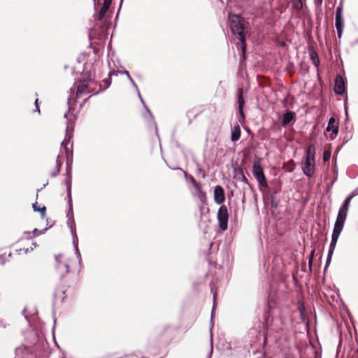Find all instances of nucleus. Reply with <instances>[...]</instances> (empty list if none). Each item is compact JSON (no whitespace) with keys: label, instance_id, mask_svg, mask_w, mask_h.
Segmentation results:
<instances>
[{"label":"nucleus","instance_id":"obj_1","mask_svg":"<svg viewBox=\"0 0 358 358\" xmlns=\"http://www.w3.org/2000/svg\"><path fill=\"white\" fill-rule=\"evenodd\" d=\"M228 19L231 33L241 42V49L244 52L246 48L245 29L248 24L239 15L229 14Z\"/></svg>","mask_w":358,"mask_h":358},{"label":"nucleus","instance_id":"obj_2","mask_svg":"<svg viewBox=\"0 0 358 358\" xmlns=\"http://www.w3.org/2000/svg\"><path fill=\"white\" fill-rule=\"evenodd\" d=\"M301 169L305 176L312 178L315 172V147L310 145L306 150L304 159L301 162Z\"/></svg>","mask_w":358,"mask_h":358},{"label":"nucleus","instance_id":"obj_3","mask_svg":"<svg viewBox=\"0 0 358 358\" xmlns=\"http://www.w3.org/2000/svg\"><path fill=\"white\" fill-rule=\"evenodd\" d=\"M96 87V82L90 76H85V73L83 78L78 82L76 94V98L93 93Z\"/></svg>","mask_w":358,"mask_h":358},{"label":"nucleus","instance_id":"obj_4","mask_svg":"<svg viewBox=\"0 0 358 358\" xmlns=\"http://www.w3.org/2000/svg\"><path fill=\"white\" fill-rule=\"evenodd\" d=\"M252 173L260 187H267L268 184L259 159L255 160L252 164Z\"/></svg>","mask_w":358,"mask_h":358},{"label":"nucleus","instance_id":"obj_5","mask_svg":"<svg viewBox=\"0 0 358 358\" xmlns=\"http://www.w3.org/2000/svg\"><path fill=\"white\" fill-rule=\"evenodd\" d=\"M217 218L220 229L224 231L228 227L229 213L227 208L225 206L220 207L217 211Z\"/></svg>","mask_w":358,"mask_h":358},{"label":"nucleus","instance_id":"obj_6","mask_svg":"<svg viewBox=\"0 0 358 358\" xmlns=\"http://www.w3.org/2000/svg\"><path fill=\"white\" fill-rule=\"evenodd\" d=\"M62 255H57L55 257V260L57 262L56 264V269L57 270L59 274L61 277H64L66 273L69 271V264L61 259Z\"/></svg>","mask_w":358,"mask_h":358},{"label":"nucleus","instance_id":"obj_7","mask_svg":"<svg viewBox=\"0 0 358 358\" xmlns=\"http://www.w3.org/2000/svg\"><path fill=\"white\" fill-rule=\"evenodd\" d=\"M72 132L69 130V126L67 125L66 128L65 139L61 143V146L65 150L66 152H67L69 149L72 150Z\"/></svg>","mask_w":358,"mask_h":358},{"label":"nucleus","instance_id":"obj_8","mask_svg":"<svg viewBox=\"0 0 358 358\" xmlns=\"http://www.w3.org/2000/svg\"><path fill=\"white\" fill-rule=\"evenodd\" d=\"M345 91V87L344 79L341 76L337 75L335 78L334 92L336 94L341 95L344 94Z\"/></svg>","mask_w":358,"mask_h":358},{"label":"nucleus","instance_id":"obj_9","mask_svg":"<svg viewBox=\"0 0 358 358\" xmlns=\"http://www.w3.org/2000/svg\"><path fill=\"white\" fill-rule=\"evenodd\" d=\"M214 201L217 204H222L225 201L224 189L220 185H217L214 189Z\"/></svg>","mask_w":358,"mask_h":358},{"label":"nucleus","instance_id":"obj_10","mask_svg":"<svg viewBox=\"0 0 358 358\" xmlns=\"http://www.w3.org/2000/svg\"><path fill=\"white\" fill-rule=\"evenodd\" d=\"M96 0H94V8H96ZM99 1L100 0H97V1ZM111 3H112V0H104L103 1V6H102L99 13H98L97 17H96V19L98 20H101L104 17L106 12L108 11L109 7L111 5ZM97 3H99V2H97Z\"/></svg>","mask_w":358,"mask_h":358},{"label":"nucleus","instance_id":"obj_11","mask_svg":"<svg viewBox=\"0 0 358 358\" xmlns=\"http://www.w3.org/2000/svg\"><path fill=\"white\" fill-rule=\"evenodd\" d=\"M345 218L337 217L332 233L333 236L339 237L345 222Z\"/></svg>","mask_w":358,"mask_h":358},{"label":"nucleus","instance_id":"obj_12","mask_svg":"<svg viewBox=\"0 0 358 358\" xmlns=\"http://www.w3.org/2000/svg\"><path fill=\"white\" fill-rule=\"evenodd\" d=\"M350 202V198L346 197L343 205L338 210L337 217L346 219Z\"/></svg>","mask_w":358,"mask_h":358},{"label":"nucleus","instance_id":"obj_13","mask_svg":"<svg viewBox=\"0 0 358 358\" xmlns=\"http://www.w3.org/2000/svg\"><path fill=\"white\" fill-rule=\"evenodd\" d=\"M14 358H29L32 355L29 353V350L24 346H20L15 349Z\"/></svg>","mask_w":358,"mask_h":358},{"label":"nucleus","instance_id":"obj_14","mask_svg":"<svg viewBox=\"0 0 358 358\" xmlns=\"http://www.w3.org/2000/svg\"><path fill=\"white\" fill-rule=\"evenodd\" d=\"M234 177L237 180L241 181L244 183H248V180L245 177L243 169L240 167H234Z\"/></svg>","mask_w":358,"mask_h":358},{"label":"nucleus","instance_id":"obj_15","mask_svg":"<svg viewBox=\"0 0 358 358\" xmlns=\"http://www.w3.org/2000/svg\"><path fill=\"white\" fill-rule=\"evenodd\" d=\"M194 187L195 190V195H196L201 203H205L206 202V193L201 189V185L198 182H194Z\"/></svg>","mask_w":358,"mask_h":358},{"label":"nucleus","instance_id":"obj_16","mask_svg":"<svg viewBox=\"0 0 358 358\" xmlns=\"http://www.w3.org/2000/svg\"><path fill=\"white\" fill-rule=\"evenodd\" d=\"M68 205H69V209L66 214V217L68 219V225L69 229H71V224H76L73 218V204H72V199H68Z\"/></svg>","mask_w":358,"mask_h":358},{"label":"nucleus","instance_id":"obj_17","mask_svg":"<svg viewBox=\"0 0 358 358\" xmlns=\"http://www.w3.org/2000/svg\"><path fill=\"white\" fill-rule=\"evenodd\" d=\"M335 26L337 30L338 37L341 38L344 27V20L343 17H335Z\"/></svg>","mask_w":358,"mask_h":358},{"label":"nucleus","instance_id":"obj_18","mask_svg":"<svg viewBox=\"0 0 358 358\" xmlns=\"http://www.w3.org/2000/svg\"><path fill=\"white\" fill-rule=\"evenodd\" d=\"M241 127L237 124L231 128V140L232 142H236L241 137Z\"/></svg>","mask_w":358,"mask_h":358},{"label":"nucleus","instance_id":"obj_19","mask_svg":"<svg viewBox=\"0 0 358 358\" xmlns=\"http://www.w3.org/2000/svg\"><path fill=\"white\" fill-rule=\"evenodd\" d=\"M238 112L239 114L243 117V107L244 105V99H243V90L242 88H239L238 90Z\"/></svg>","mask_w":358,"mask_h":358},{"label":"nucleus","instance_id":"obj_20","mask_svg":"<svg viewBox=\"0 0 358 358\" xmlns=\"http://www.w3.org/2000/svg\"><path fill=\"white\" fill-rule=\"evenodd\" d=\"M336 120L334 117H331L329 120V122H328V125H327V131H331V133L334 135V136H336L338 133V127L337 125H336Z\"/></svg>","mask_w":358,"mask_h":358},{"label":"nucleus","instance_id":"obj_21","mask_svg":"<svg viewBox=\"0 0 358 358\" xmlns=\"http://www.w3.org/2000/svg\"><path fill=\"white\" fill-rule=\"evenodd\" d=\"M294 113L291 111H287L282 115V124L283 126L289 124L294 119Z\"/></svg>","mask_w":358,"mask_h":358},{"label":"nucleus","instance_id":"obj_22","mask_svg":"<svg viewBox=\"0 0 358 358\" xmlns=\"http://www.w3.org/2000/svg\"><path fill=\"white\" fill-rule=\"evenodd\" d=\"M70 231L73 237V245L74 248H78V238L76 234V224H71Z\"/></svg>","mask_w":358,"mask_h":358},{"label":"nucleus","instance_id":"obj_23","mask_svg":"<svg viewBox=\"0 0 358 358\" xmlns=\"http://www.w3.org/2000/svg\"><path fill=\"white\" fill-rule=\"evenodd\" d=\"M66 186V193L68 199H71V175L67 176L65 179Z\"/></svg>","mask_w":358,"mask_h":358},{"label":"nucleus","instance_id":"obj_24","mask_svg":"<svg viewBox=\"0 0 358 358\" xmlns=\"http://www.w3.org/2000/svg\"><path fill=\"white\" fill-rule=\"evenodd\" d=\"M128 79L129 80V81H130V83L132 84V85H133V86L136 89V90H137V92H138V96H139V98H140V99H141V101L142 102V103L143 104L144 107H145V108H146V110H148V113L149 115H150L151 117H152V114H151L150 111L149 110V109H148V108H147V106H145V102H144L143 99H142V97H141V96L140 92H139V90H138V87H137L136 84L135 83V82L134 81V80L131 78V76H129V77L128 78Z\"/></svg>","mask_w":358,"mask_h":358},{"label":"nucleus","instance_id":"obj_25","mask_svg":"<svg viewBox=\"0 0 358 358\" xmlns=\"http://www.w3.org/2000/svg\"><path fill=\"white\" fill-rule=\"evenodd\" d=\"M338 237L333 236H331V241L330 243L329 252V253H334L335 247L336 245L337 241H338Z\"/></svg>","mask_w":358,"mask_h":358},{"label":"nucleus","instance_id":"obj_26","mask_svg":"<svg viewBox=\"0 0 358 358\" xmlns=\"http://www.w3.org/2000/svg\"><path fill=\"white\" fill-rule=\"evenodd\" d=\"M293 8L297 10H300L303 8V3L301 0H291Z\"/></svg>","mask_w":358,"mask_h":358},{"label":"nucleus","instance_id":"obj_27","mask_svg":"<svg viewBox=\"0 0 358 358\" xmlns=\"http://www.w3.org/2000/svg\"><path fill=\"white\" fill-rule=\"evenodd\" d=\"M32 207H33V209H34V211H39V212H41V216L43 217H45V210H46V208H45V206H43L42 208L37 207L36 206V203H33Z\"/></svg>","mask_w":358,"mask_h":358},{"label":"nucleus","instance_id":"obj_28","mask_svg":"<svg viewBox=\"0 0 358 358\" xmlns=\"http://www.w3.org/2000/svg\"><path fill=\"white\" fill-rule=\"evenodd\" d=\"M335 17H343V1H341L339 6L336 8Z\"/></svg>","mask_w":358,"mask_h":358},{"label":"nucleus","instance_id":"obj_29","mask_svg":"<svg viewBox=\"0 0 358 358\" xmlns=\"http://www.w3.org/2000/svg\"><path fill=\"white\" fill-rule=\"evenodd\" d=\"M74 91H75V90H74V89H73V88H71V89L69 90L70 94H69V97H68V104L69 105V107H70V108L71 107V106H72V105H73V103H71V100H72V99H73V94H74Z\"/></svg>","mask_w":358,"mask_h":358},{"label":"nucleus","instance_id":"obj_30","mask_svg":"<svg viewBox=\"0 0 358 358\" xmlns=\"http://www.w3.org/2000/svg\"><path fill=\"white\" fill-rule=\"evenodd\" d=\"M331 157V152L330 151H328V150H325L323 152V160L324 162H327L329 160Z\"/></svg>","mask_w":358,"mask_h":358},{"label":"nucleus","instance_id":"obj_31","mask_svg":"<svg viewBox=\"0 0 358 358\" xmlns=\"http://www.w3.org/2000/svg\"><path fill=\"white\" fill-rule=\"evenodd\" d=\"M314 254H315V250H313L311 251V253L310 255L309 259H308V266H309L310 269H311V267H312L313 258H314Z\"/></svg>","mask_w":358,"mask_h":358},{"label":"nucleus","instance_id":"obj_32","mask_svg":"<svg viewBox=\"0 0 358 358\" xmlns=\"http://www.w3.org/2000/svg\"><path fill=\"white\" fill-rule=\"evenodd\" d=\"M103 82L105 84V87L103 89H101L99 92H95L94 94H98L99 92L103 91L105 89L108 88L110 85V81L108 79H104Z\"/></svg>","mask_w":358,"mask_h":358},{"label":"nucleus","instance_id":"obj_33","mask_svg":"<svg viewBox=\"0 0 358 358\" xmlns=\"http://www.w3.org/2000/svg\"><path fill=\"white\" fill-rule=\"evenodd\" d=\"M310 57H311V59L313 60V63L317 66V64H319V60H318V58H317V55L315 52H313L311 55H310Z\"/></svg>","mask_w":358,"mask_h":358},{"label":"nucleus","instance_id":"obj_34","mask_svg":"<svg viewBox=\"0 0 358 358\" xmlns=\"http://www.w3.org/2000/svg\"><path fill=\"white\" fill-rule=\"evenodd\" d=\"M332 255H333V253L328 252V256H327V262H326V265H325V267H324V271H326L327 266L330 264L331 261V258H332Z\"/></svg>","mask_w":358,"mask_h":358},{"label":"nucleus","instance_id":"obj_35","mask_svg":"<svg viewBox=\"0 0 358 358\" xmlns=\"http://www.w3.org/2000/svg\"><path fill=\"white\" fill-rule=\"evenodd\" d=\"M59 157H60V155H57V160H56V169H57V172L60 171V169H61V166H62V162L59 159Z\"/></svg>","mask_w":358,"mask_h":358},{"label":"nucleus","instance_id":"obj_36","mask_svg":"<svg viewBox=\"0 0 358 358\" xmlns=\"http://www.w3.org/2000/svg\"><path fill=\"white\" fill-rule=\"evenodd\" d=\"M357 194H358V188L355 189L353 192H352L347 197L350 198V199L352 200V199Z\"/></svg>","mask_w":358,"mask_h":358},{"label":"nucleus","instance_id":"obj_37","mask_svg":"<svg viewBox=\"0 0 358 358\" xmlns=\"http://www.w3.org/2000/svg\"><path fill=\"white\" fill-rule=\"evenodd\" d=\"M6 255H0V264H5V260L6 259Z\"/></svg>","mask_w":358,"mask_h":358},{"label":"nucleus","instance_id":"obj_38","mask_svg":"<svg viewBox=\"0 0 358 358\" xmlns=\"http://www.w3.org/2000/svg\"><path fill=\"white\" fill-rule=\"evenodd\" d=\"M75 252H76V255H77V257L79 259H81V255H80V253L79 252L78 248H75Z\"/></svg>","mask_w":358,"mask_h":358},{"label":"nucleus","instance_id":"obj_39","mask_svg":"<svg viewBox=\"0 0 358 358\" xmlns=\"http://www.w3.org/2000/svg\"><path fill=\"white\" fill-rule=\"evenodd\" d=\"M66 175H71V168L70 166H67L66 168Z\"/></svg>","mask_w":358,"mask_h":358},{"label":"nucleus","instance_id":"obj_40","mask_svg":"<svg viewBox=\"0 0 358 358\" xmlns=\"http://www.w3.org/2000/svg\"><path fill=\"white\" fill-rule=\"evenodd\" d=\"M216 296H217V293L216 292H215L213 293V300H214V303L215 302V299H216ZM214 307H215V305L213 306V310H214ZM213 315V310H212V315Z\"/></svg>","mask_w":358,"mask_h":358},{"label":"nucleus","instance_id":"obj_41","mask_svg":"<svg viewBox=\"0 0 358 358\" xmlns=\"http://www.w3.org/2000/svg\"><path fill=\"white\" fill-rule=\"evenodd\" d=\"M322 3V0H315V3L316 6H320Z\"/></svg>","mask_w":358,"mask_h":358},{"label":"nucleus","instance_id":"obj_42","mask_svg":"<svg viewBox=\"0 0 358 358\" xmlns=\"http://www.w3.org/2000/svg\"><path fill=\"white\" fill-rule=\"evenodd\" d=\"M59 173V172H57V169H56V171L51 173L50 176H52V177H55V176H57L58 175Z\"/></svg>","mask_w":358,"mask_h":358},{"label":"nucleus","instance_id":"obj_43","mask_svg":"<svg viewBox=\"0 0 358 358\" xmlns=\"http://www.w3.org/2000/svg\"><path fill=\"white\" fill-rule=\"evenodd\" d=\"M190 181L192 182L193 186L194 187V182H196L192 176L190 177Z\"/></svg>","mask_w":358,"mask_h":358},{"label":"nucleus","instance_id":"obj_44","mask_svg":"<svg viewBox=\"0 0 358 358\" xmlns=\"http://www.w3.org/2000/svg\"><path fill=\"white\" fill-rule=\"evenodd\" d=\"M123 73H124V74H125V76H127V78H129V77L130 76V75H129V72H128L127 71H124L123 72Z\"/></svg>","mask_w":358,"mask_h":358},{"label":"nucleus","instance_id":"obj_45","mask_svg":"<svg viewBox=\"0 0 358 358\" xmlns=\"http://www.w3.org/2000/svg\"><path fill=\"white\" fill-rule=\"evenodd\" d=\"M38 99H36L35 100V103H34L36 108H37V106H38Z\"/></svg>","mask_w":358,"mask_h":358},{"label":"nucleus","instance_id":"obj_46","mask_svg":"<svg viewBox=\"0 0 358 358\" xmlns=\"http://www.w3.org/2000/svg\"><path fill=\"white\" fill-rule=\"evenodd\" d=\"M31 250H33V248H31L30 249H28V248H27V249H26V250H25V253H27L29 251H31Z\"/></svg>","mask_w":358,"mask_h":358},{"label":"nucleus","instance_id":"obj_47","mask_svg":"<svg viewBox=\"0 0 358 358\" xmlns=\"http://www.w3.org/2000/svg\"><path fill=\"white\" fill-rule=\"evenodd\" d=\"M36 110L38 111V113H40V110H39L38 106H37V108H36Z\"/></svg>","mask_w":358,"mask_h":358},{"label":"nucleus","instance_id":"obj_48","mask_svg":"<svg viewBox=\"0 0 358 358\" xmlns=\"http://www.w3.org/2000/svg\"><path fill=\"white\" fill-rule=\"evenodd\" d=\"M37 231H38V229H34V231H33V232H34V233H37Z\"/></svg>","mask_w":358,"mask_h":358},{"label":"nucleus","instance_id":"obj_49","mask_svg":"<svg viewBox=\"0 0 358 358\" xmlns=\"http://www.w3.org/2000/svg\"><path fill=\"white\" fill-rule=\"evenodd\" d=\"M64 117H65V118H66V117H67V114H66V113H65V114H64Z\"/></svg>","mask_w":358,"mask_h":358},{"label":"nucleus","instance_id":"obj_50","mask_svg":"<svg viewBox=\"0 0 358 358\" xmlns=\"http://www.w3.org/2000/svg\"><path fill=\"white\" fill-rule=\"evenodd\" d=\"M33 245H34V247H36V243H33Z\"/></svg>","mask_w":358,"mask_h":358},{"label":"nucleus","instance_id":"obj_51","mask_svg":"<svg viewBox=\"0 0 358 358\" xmlns=\"http://www.w3.org/2000/svg\"><path fill=\"white\" fill-rule=\"evenodd\" d=\"M11 256V254H8V257H10Z\"/></svg>","mask_w":358,"mask_h":358}]
</instances>
